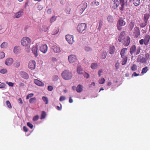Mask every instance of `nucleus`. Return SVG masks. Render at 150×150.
Here are the masks:
<instances>
[{"label": "nucleus", "instance_id": "f257e3e1", "mask_svg": "<svg viewBox=\"0 0 150 150\" xmlns=\"http://www.w3.org/2000/svg\"><path fill=\"white\" fill-rule=\"evenodd\" d=\"M87 28V24L85 23L79 24L77 27V29L78 32L80 33L83 34L86 33Z\"/></svg>", "mask_w": 150, "mask_h": 150}, {"label": "nucleus", "instance_id": "f03ea898", "mask_svg": "<svg viewBox=\"0 0 150 150\" xmlns=\"http://www.w3.org/2000/svg\"><path fill=\"white\" fill-rule=\"evenodd\" d=\"M21 45L25 47L29 46L31 42V40L29 38L27 37H24L21 40Z\"/></svg>", "mask_w": 150, "mask_h": 150}, {"label": "nucleus", "instance_id": "7ed1b4c3", "mask_svg": "<svg viewBox=\"0 0 150 150\" xmlns=\"http://www.w3.org/2000/svg\"><path fill=\"white\" fill-rule=\"evenodd\" d=\"M150 41V35L149 34H146L144 38V39H141L139 41V43L140 45H142L144 44L147 45Z\"/></svg>", "mask_w": 150, "mask_h": 150}, {"label": "nucleus", "instance_id": "20e7f679", "mask_svg": "<svg viewBox=\"0 0 150 150\" xmlns=\"http://www.w3.org/2000/svg\"><path fill=\"white\" fill-rule=\"evenodd\" d=\"M126 24V22L122 18H120L117 22V29L121 30L122 29V26H124Z\"/></svg>", "mask_w": 150, "mask_h": 150}, {"label": "nucleus", "instance_id": "39448f33", "mask_svg": "<svg viewBox=\"0 0 150 150\" xmlns=\"http://www.w3.org/2000/svg\"><path fill=\"white\" fill-rule=\"evenodd\" d=\"M63 78L66 80H69L72 78L71 74L68 71L65 70L62 74Z\"/></svg>", "mask_w": 150, "mask_h": 150}, {"label": "nucleus", "instance_id": "423d86ee", "mask_svg": "<svg viewBox=\"0 0 150 150\" xmlns=\"http://www.w3.org/2000/svg\"><path fill=\"white\" fill-rule=\"evenodd\" d=\"M87 6L86 3H83L81 4L78 6V8L79 9V12L80 14H81L83 12L86 8Z\"/></svg>", "mask_w": 150, "mask_h": 150}, {"label": "nucleus", "instance_id": "0eeeda50", "mask_svg": "<svg viewBox=\"0 0 150 150\" xmlns=\"http://www.w3.org/2000/svg\"><path fill=\"white\" fill-rule=\"evenodd\" d=\"M65 38L69 44H72L74 42V37L73 35H67L65 36Z\"/></svg>", "mask_w": 150, "mask_h": 150}, {"label": "nucleus", "instance_id": "6e6552de", "mask_svg": "<svg viewBox=\"0 0 150 150\" xmlns=\"http://www.w3.org/2000/svg\"><path fill=\"white\" fill-rule=\"evenodd\" d=\"M120 2L118 0H112L111 2V5L112 7L115 9L119 5Z\"/></svg>", "mask_w": 150, "mask_h": 150}, {"label": "nucleus", "instance_id": "1a4fd4ad", "mask_svg": "<svg viewBox=\"0 0 150 150\" xmlns=\"http://www.w3.org/2000/svg\"><path fill=\"white\" fill-rule=\"evenodd\" d=\"M24 10L21 9L14 13L13 16L14 18H19L21 17L23 14Z\"/></svg>", "mask_w": 150, "mask_h": 150}, {"label": "nucleus", "instance_id": "9d476101", "mask_svg": "<svg viewBox=\"0 0 150 150\" xmlns=\"http://www.w3.org/2000/svg\"><path fill=\"white\" fill-rule=\"evenodd\" d=\"M130 42V38L129 36H127L122 42L123 43V45L125 46H127L129 45Z\"/></svg>", "mask_w": 150, "mask_h": 150}, {"label": "nucleus", "instance_id": "9b49d317", "mask_svg": "<svg viewBox=\"0 0 150 150\" xmlns=\"http://www.w3.org/2000/svg\"><path fill=\"white\" fill-rule=\"evenodd\" d=\"M134 32L133 33L134 36L135 38H138L140 35V32L139 28L137 27H135L134 28Z\"/></svg>", "mask_w": 150, "mask_h": 150}, {"label": "nucleus", "instance_id": "f8f14e48", "mask_svg": "<svg viewBox=\"0 0 150 150\" xmlns=\"http://www.w3.org/2000/svg\"><path fill=\"white\" fill-rule=\"evenodd\" d=\"M125 32L123 31L122 32L118 38V40L119 42H122L125 38L126 37H125Z\"/></svg>", "mask_w": 150, "mask_h": 150}, {"label": "nucleus", "instance_id": "ddd939ff", "mask_svg": "<svg viewBox=\"0 0 150 150\" xmlns=\"http://www.w3.org/2000/svg\"><path fill=\"white\" fill-rule=\"evenodd\" d=\"M35 64L36 63L34 60L30 61L28 65L29 68L31 69H34L35 67Z\"/></svg>", "mask_w": 150, "mask_h": 150}, {"label": "nucleus", "instance_id": "4468645a", "mask_svg": "<svg viewBox=\"0 0 150 150\" xmlns=\"http://www.w3.org/2000/svg\"><path fill=\"white\" fill-rule=\"evenodd\" d=\"M48 47L46 44H43L40 47V50L44 53H46L47 51Z\"/></svg>", "mask_w": 150, "mask_h": 150}, {"label": "nucleus", "instance_id": "2eb2a0df", "mask_svg": "<svg viewBox=\"0 0 150 150\" xmlns=\"http://www.w3.org/2000/svg\"><path fill=\"white\" fill-rule=\"evenodd\" d=\"M32 52L34 54L35 57H37L38 55V45L37 44L33 45L32 49Z\"/></svg>", "mask_w": 150, "mask_h": 150}, {"label": "nucleus", "instance_id": "dca6fc26", "mask_svg": "<svg viewBox=\"0 0 150 150\" xmlns=\"http://www.w3.org/2000/svg\"><path fill=\"white\" fill-rule=\"evenodd\" d=\"M13 62V59L11 58H8L5 61V64L7 66L11 65Z\"/></svg>", "mask_w": 150, "mask_h": 150}, {"label": "nucleus", "instance_id": "f3484780", "mask_svg": "<svg viewBox=\"0 0 150 150\" xmlns=\"http://www.w3.org/2000/svg\"><path fill=\"white\" fill-rule=\"evenodd\" d=\"M68 59L70 63L74 62L77 60L76 57L74 55H71L69 56Z\"/></svg>", "mask_w": 150, "mask_h": 150}, {"label": "nucleus", "instance_id": "a211bd4d", "mask_svg": "<svg viewBox=\"0 0 150 150\" xmlns=\"http://www.w3.org/2000/svg\"><path fill=\"white\" fill-rule=\"evenodd\" d=\"M115 50V47L113 45H110L109 47V52L111 54H114Z\"/></svg>", "mask_w": 150, "mask_h": 150}, {"label": "nucleus", "instance_id": "6ab92c4d", "mask_svg": "<svg viewBox=\"0 0 150 150\" xmlns=\"http://www.w3.org/2000/svg\"><path fill=\"white\" fill-rule=\"evenodd\" d=\"M127 50V48H123L121 50L120 52V55L122 58L127 57L125 56V55Z\"/></svg>", "mask_w": 150, "mask_h": 150}, {"label": "nucleus", "instance_id": "aec40b11", "mask_svg": "<svg viewBox=\"0 0 150 150\" xmlns=\"http://www.w3.org/2000/svg\"><path fill=\"white\" fill-rule=\"evenodd\" d=\"M136 46L134 45H132L130 49V53L132 54L136 52Z\"/></svg>", "mask_w": 150, "mask_h": 150}, {"label": "nucleus", "instance_id": "412c9836", "mask_svg": "<svg viewBox=\"0 0 150 150\" xmlns=\"http://www.w3.org/2000/svg\"><path fill=\"white\" fill-rule=\"evenodd\" d=\"M150 17V14L148 13H145L144 14L143 20L144 21L148 23V20Z\"/></svg>", "mask_w": 150, "mask_h": 150}, {"label": "nucleus", "instance_id": "4be33fe9", "mask_svg": "<svg viewBox=\"0 0 150 150\" xmlns=\"http://www.w3.org/2000/svg\"><path fill=\"white\" fill-rule=\"evenodd\" d=\"M82 88V86L81 85L79 84L77 86L76 88V91L78 93L81 92L83 91Z\"/></svg>", "mask_w": 150, "mask_h": 150}, {"label": "nucleus", "instance_id": "5701e85b", "mask_svg": "<svg viewBox=\"0 0 150 150\" xmlns=\"http://www.w3.org/2000/svg\"><path fill=\"white\" fill-rule=\"evenodd\" d=\"M21 76L25 79H27L28 78L29 76L28 74L25 72H22L21 73Z\"/></svg>", "mask_w": 150, "mask_h": 150}, {"label": "nucleus", "instance_id": "b1692460", "mask_svg": "<svg viewBox=\"0 0 150 150\" xmlns=\"http://www.w3.org/2000/svg\"><path fill=\"white\" fill-rule=\"evenodd\" d=\"M108 21L109 23H112L114 20L113 16L111 15H109L108 16L107 18Z\"/></svg>", "mask_w": 150, "mask_h": 150}, {"label": "nucleus", "instance_id": "393cba45", "mask_svg": "<svg viewBox=\"0 0 150 150\" xmlns=\"http://www.w3.org/2000/svg\"><path fill=\"white\" fill-rule=\"evenodd\" d=\"M134 23L132 21L129 24L128 28L130 30H132L134 26Z\"/></svg>", "mask_w": 150, "mask_h": 150}, {"label": "nucleus", "instance_id": "a878e982", "mask_svg": "<svg viewBox=\"0 0 150 150\" xmlns=\"http://www.w3.org/2000/svg\"><path fill=\"white\" fill-rule=\"evenodd\" d=\"M140 0H133V3L135 6H137L140 4Z\"/></svg>", "mask_w": 150, "mask_h": 150}, {"label": "nucleus", "instance_id": "bb28decb", "mask_svg": "<svg viewBox=\"0 0 150 150\" xmlns=\"http://www.w3.org/2000/svg\"><path fill=\"white\" fill-rule=\"evenodd\" d=\"M19 47V46H15L13 49L14 52L15 54H18L20 52Z\"/></svg>", "mask_w": 150, "mask_h": 150}, {"label": "nucleus", "instance_id": "cd10ccee", "mask_svg": "<svg viewBox=\"0 0 150 150\" xmlns=\"http://www.w3.org/2000/svg\"><path fill=\"white\" fill-rule=\"evenodd\" d=\"M8 44L7 42H4L1 45L0 47L1 48H5L7 47Z\"/></svg>", "mask_w": 150, "mask_h": 150}, {"label": "nucleus", "instance_id": "c85d7f7f", "mask_svg": "<svg viewBox=\"0 0 150 150\" xmlns=\"http://www.w3.org/2000/svg\"><path fill=\"white\" fill-rule=\"evenodd\" d=\"M20 65V62L18 60L16 61L14 64V65L16 67H18Z\"/></svg>", "mask_w": 150, "mask_h": 150}, {"label": "nucleus", "instance_id": "c756f323", "mask_svg": "<svg viewBox=\"0 0 150 150\" xmlns=\"http://www.w3.org/2000/svg\"><path fill=\"white\" fill-rule=\"evenodd\" d=\"M53 49L54 52L55 53H58L60 51V48L57 46L53 47Z\"/></svg>", "mask_w": 150, "mask_h": 150}, {"label": "nucleus", "instance_id": "7c9ffc66", "mask_svg": "<svg viewBox=\"0 0 150 150\" xmlns=\"http://www.w3.org/2000/svg\"><path fill=\"white\" fill-rule=\"evenodd\" d=\"M122 60V65H124L126 64L127 60V57H125L123 58Z\"/></svg>", "mask_w": 150, "mask_h": 150}, {"label": "nucleus", "instance_id": "2f4dec72", "mask_svg": "<svg viewBox=\"0 0 150 150\" xmlns=\"http://www.w3.org/2000/svg\"><path fill=\"white\" fill-rule=\"evenodd\" d=\"M77 72L80 74L83 73V70L81 67H79L77 69Z\"/></svg>", "mask_w": 150, "mask_h": 150}, {"label": "nucleus", "instance_id": "473e14b6", "mask_svg": "<svg viewBox=\"0 0 150 150\" xmlns=\"http://www.w3.org/2000/svg\"><path fill=\"white\" fill-rule=\"evenodd\" d=\"M103 20H100L99 21V27L98 28V30H99L101 29L102 25H103Z\"/></svg>", "mask_w": 150, "mask_h": 150}, {"label": "nucleus", "instance_id": "72a5a7b5", "mask_svg": "<svg viewBox=\"0 0 150 150\" xmlns=\"http://www.w3.org/2000/svg\"><path fill=\"white\" fill-rule=\"evenodd\" d=\"M98 67V65L97 63H93L91 64V68L93 69H96Z\"/></svg>", "mask_w": 150, "mask_h": 150}, {"label": "nucleus", "instance_id": "f704fd0d", "mask_svg": "<svg viewBox=\"0 0 150 150\" xmlns=\"http://www.w3.org/2000/svg\"><path fill=\"white\" fill-rule=\"evenodd\" d=\"M131 69L132 71H135L137 69V65L135 64H133L131 67Z\"/></svg>", "mask_w": 150, "mask_h": 150}, {"label": "nucleus", "instance_id": "c9c22d12", "mask_svg": "<svg viewBox=\"0 0 150 150\" xmlns=\"http://www.w3.org/2000/svg\"><path fill=\"white\" fill-rule=\"evenodd\" d=\"M42 98L46 104H48V100L47 97L45 96H43L42 97Z\"/></svg>", "mask_w": 150, "mask_h": 150}, {"label": "nucleus", "instance_id": "e433bc0d", "mask_svg": "<svg viewBox=\"0 0 150 150\" xmlns=\"http://www.w3.org/2000/svg\"><path fill=\"white\" fill-rule=\"evenodd\" d=\"M148 68L147 67H146L142 69L141 73L144 74L146 73L148 70Z\"/></svg>", "mask_w": 150, "mask_h": 150}, {"label": "nucleus", "instance_id": "4c0bfd02", "mask_svg": "<svg viewBox=\"0 0 150 150\" xmlns=\"http://www.w3.org/2000/svg\"><path fill=\"white\" fill-rule=\"evenodd\" d=\"M46 112L44 111H42L41 113L40 119H42L45 118L46 116Z\"/></svg>", "mask_w": 150, "mask_h": 150}, {"label": "nucleus", "instance_id": "58836bf2", "mask_svg": "<svg viewBox=\"0 0 150 150\" xmlns=\"http://www.w3.org/2000/svg\"><path fill=\"white\" fill-rule=\"evenodd\" d=\"M148 23L144 21V22L141 23L139 25L141 28H143L145 27L147 24Z\"/></svg>", "mask_w": 150, "mask_h": 150}, {"label": "nucleus", "instance_id": "ea45409f", "mask_svg": "<svg viewBox=\"0 0 150 150\" xmlns=\"http://www.w3.org/2000/svg\"><path fill=\"white\" fill-rule=\"evenodd\" d=\"M120 3H122L121 6L122 8H120V10H123V8H124L125 6V1L124 0H120Z\"/></svg>", "mask_w": 150, "mask_h": 150}, {"label": "nucleus", "instance_id": "a19ab883", "mask_svg": "<svg viewBox=\"0 0 150 150\" xmlns=\"http://www.w3.org/2000/svg\"><path fill=\"white\" fill-rule=\"evenodd\" d=\"M7 72V71L6 69H3L0 70V73L2 74H6Z\"/></svg>", "mask_w": 150, "mask_h": 150}, {"label": "nucleus", "instance_id": "79ce46f5", "mask_svg": "<svg viewBox=\"0 0 150 150\" xmlns=\"http://www.w3.org/2000/svg\"><path fill=\"white\" fill-rule=\"evenodd\" d=\"M59 30L57 28H56L52 32V34L53 35H55L57 34L59 32Z\"/></svg>", "mask_w": 150, "mask_h": 150}, {"label": "nucleus", "instance_id": "37998d69", "mask_svg": "<svg viewBox=\"0 0 150 150\" xmlns=\"http://www.w3.org/2000/svg\"><path fill=\"white\" fill-rule=\"evenodd\" d=\"M56 17L55 16H53L50 19V22L51 23H52L53 22L55 21L56 19Z\"/></svg>", "mask_w": 150, "mask_h": 150}, {"label": "nucleus", "instance_id": "c03bdc74", "mask_svg": "<svg viewBox=\"0 0 150 150\" xmlns=\"http://www.w3.org/2000/svg\"><path fill=\"white\" fill-rule=\"evenodd\" d=\"M107 55V53L106 52H103L102 53V57L103 59H105Z\"/></svg>", "mask_w": 150, "mask_h": 150}, {"label": "nucleus", "instance_id": "a18cd8bd", "mask_svg": "<svg viewBox=\"0 0 150 150\" xmlns=\"http://www.w3.org/2000/svg\"><path fill=\"white\" fill-rule=\"evenodd\" d=\"M6 105H7L8 107L10 108H11V103H10V102L8 100H7L6 101Z\"/></svg>", "mask_w": 150, "mask_h": 150}, {"label": "nucleus", "instance_id": "49530a36", "mask_svg": "<svg viewBox=\"0 0 150 150\" xmlns=\"http://www.w3.org/2000/svg\"><path fill=\"white\" fill-rule=\"evenodd\" d=\"M36 100V98H31L30 100V103H34Z\"/></svg>", "mask_w": 150, "mask_h": 150}, {"label": "nucleus", "instance_id": "de8ad7c7", "mask_svg": "<svg viewBox=\"0 0 150 150\" xmlns=\"http://www.w3.org/2000/svg\"><path fill=\"white\" fill-rule=\"evenodd\" d=\"M99 83L100 84H103L104 83L105 81V80L104 78L101 79L99 80Z\"/></svg>", "mask_w": 150, "mask_h": 150}, {"label": "nucleus", "instance_id": "09e8293b", "mask_svg": "<svg viewBox=\"0 0 150 150\" xmlns=\"http://www.w3.org/2000/svg\"><path fill=\"white\" fill-rule=\"evenodd\" d=\"M5 56V54L4 52H0V58L2 59L4 58Z\"/></svg>", "mask_w": 150, "mask_h": 150}, {"label": "nucleus", "instance_id": "8fccbe9b", "mask_svg": "<svg viewBox=\"0 0 150 150\" xmlns=\"http://www.w3.org/2000/svg\"><path fill=\"white\" fill-rule=\"evenodd\" d=\"M44 84L43 82L38 80V86H44Z\"/></svg>", "mask_w": 150, "mask_h": 150}, {"label": "nucleus", "instance_id": "3c124183", "mask_svg": "<svg viewBox=\"0 0 150 150\" xmlns=\"http://www.w3.org/2000/svg\"><path fill=\"white\" fill-rule=\"evenodd\" d=\"M48 29V28L47 26V25H44L43 26V30L44 31H47Z\"/></svg>", "mask_w": 150, "mask_h": 150}, {"label": "nucleus", "instance_id": "603ef678", "mask_svg": "<svg viewBox=\"0 0 150 150\" xmlns=\"http://www.w3.org/2000/svg\"><path fill=\"white\" fill-rule=\"evenodd\" d=\"M85 50L87 51H91L92 49L91 48L88 47H86L85 48Z\"/></svg>", "mask_w": 150, "mask_h": 150}, {"label": "nucleus", "instance_id": "864d4df0", "mask_svg": "<svg viewBox=\"0 0 150 150\" xmlns=\"http://www.w3.org/2000/svg\"><path fill=\"white\" fill-rule=\"evenodd\" d=\"M83 75L84 76V77L86 78L87 79L89 77V75L86 72H84L83 73Z\"/></svg>", "mask_w": 150, "mask_h": 150}, {"label": "nucleus", "instance_id": "5fc2aeb1", "mask_svg": "<svg viewBox=\"0 0 150 150\" xmlns=\"http://www.w3.org/2000/svg\"><path fill=\"white\" fill-rule=\"evenodd\" d=\"M34 94L33 93H30L26 97V99H29L30 98L33 96Z\"/></svg>", "mask_w": 150, "mask_h": 150}, {"label": "nucleus", "instance_id": "6e6d98bb", "mask_svg": "<svg viewBox=\"0 0 150 150\" xmlns=\"http://www.w3.org/2000/svg\"><path fill=\"white\" fill-rule=\"evenodd\" d=\"M6 85L3 83L0 82V88H3L5 87Z\"/></svg>", "mask_w": 150, "mask_h": 150}, {"label": "nucleus", "instance_id": "4d7b16f0", "mask_svg": "<svg viewBox=\"0 0 150 150\" xmlns=\"http://www.w3.org/2000/svg\"><path fill=\"white\" fill-rule=\"evenodd\" d=\"M141 48L140 47L138 48H137V50L136 52V54L138 55V54L140 52Z\"/></svg>", "mask_w": 150, "mask_h": 150}, {"label": "nucleus", "instance_id": "13d9d810", "mask_svg": "<svg viewBox=\"0 0 150 150\" xmlns=\"http://www.w3.org/2000/svg\"><path fill=\"white\" fill-rule=\"evenodd\" d=\"M6 83L8 84L9 86L12 87L13 86V84L11 82H8L6 81Z\"/></svg>", "mask_w": 150, "mask_h": 150}, {"label": "nucleus", "instance_id": "bf43d9fd", "mask_svg": "<svg viewBox=\"0 0 150 150\" xmlns=\"http://www.w3.org/2000/svg\"><path fill=\"white\" fill-rule=\"evenodd\" d=\"M115 67H116V69H117L119 68L120 67V64L118 62L116 63L115 64Z\"/></svg>", "mask_w": 150, "mask_h": 150}, {"label": "nucleus", "instance_id": "052dcab7", "mask_svg": "<svg viewBox=\"0 0 150 150\" xmlns=\"http://www.w3.org/2000/svg\"><path fill=\"white\" fill-rule=\"evenodd\" d=\"M27 125L31 129L33 128V125L32 124H31L30 122H28L27 123Z\"/></svg>", "mask_w": 150, "mask_h": 150}, {"label": "nucleus", "instance_id": "680f3d73", "mask_svg": "<svg viewBox=\"0 0 150 150\" xmlns=\"http://www.w3.org/2000/svg\"><path fill=\"white\" fill-rule=\"evenodd\" d=\"M48 90L49 91H51L53 89V87L52 86H48L47 88Z\"/></svg>", "mask_w": 150, "mask_h": 150}, {"label": "nucleus", "instance_id": "e2e57ef3", "mask_svg": "<svg viewBox=\"0 0 150 150\" xmlns=\"http://www.w3.org/2000/svg\"><path fill=\"white\" fill-rule=\"evenodd\" d=\"M65 99V98L64 96H61L59 98V100L62 101L64 100Z\"/></svg>", "mask_w": 150, "mask_h": 150}, {"label": "nucleus", "instance_id": "0e129e2a", "mask_svg": "<svg viewBox=\"0 0 150 150\" xmlns=\"http://www.w3.org/2000/svg\"><path fill=\"white\" fill-rule=\"evenodd\" d=\"M139 75V74H137L136 72H134L132 75V76H138Z\"/></svg>", "mask_w": 150, "mask_h": 150}, {"label": "nucleus", "instance_id": "69168bd1", "mask_svg": "<svg viewBox=\"0 0 150 150\" xmlns=\"http://www.w3.org/2000/svg\"><path fill=\"white\" fill-rule=\"evenodd\" d=\"M146 62L145 59L144 57H142L141 59V63H145Z\"/></svg>", "mask_w": 150, "mask_h": 150}, {"label": "nucleus", "instance_id": "338daca9", "mask_svg": "<svg viewBox=\"0 0 150 150\" xmlns=\"http://www.w3.org/2000/svg\"><path fill=\"white\" fill-rule=\"evenodd\" d=\"M94 4L96 6H98L99 5V2L98 1H95L94 2Z\"/></svg>", "mask_w": 150, "mask_h": 150}, {"label": "nucleus", "instance_id": "774afa93", "mask_svg": "<svg viewBox=\"0 0 150 150\" xmlns=\"http://www.w3.org/2000/svg\"><path fill=\"white\" fill-rule=\"evenodd\" d=\"M103 72V70L102 69L98 71V74L99 76L100 77L101 76V73Z\"/></svg>", "mask_w": 150, "mask_h": 150}]
</instances>
